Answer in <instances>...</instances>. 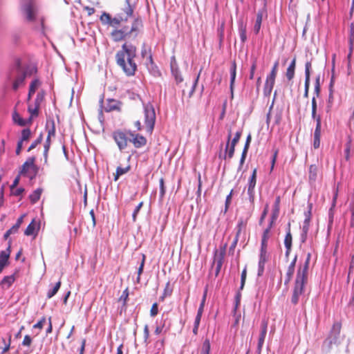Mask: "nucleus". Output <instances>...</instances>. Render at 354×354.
<instances>
[{
	"label": "nucleus",
	"instance_id": "obj_1",
	"mask_svg": "<svg viewBox=\"0 0 354 354\" xmlns=\"http://www.w3.org/2000/svg\"><path fill=\"white\" fill-rule=\"evenodd\" d=\"M136 56V47L127 43H124L122 46V49L118 50L115 55L117 64L128 76L133 75L137 69V65L134 62Z\"/></svg>",
	"mask_w": 354,
	"mask_h": 354
},
{
	"label": "nucleus",
	"instance_id": "obj_2",
	"mask_svg": "<svg viewBox=\"0 0 354 354\" xmlns=\"http://www.w3.org/2000/svg\"><path fill=\"white\" fill-rule=\"evenodd\" d=\"M310 259V254L308 253L304 264L299 268L297 273L293 293L291 297V302L295 305L298 303L299 297L304 293V286L307 283Z\"/></svg>",
	"mask_w": 354,
	"mask_h": 354
},
{
	"label": "nucleus",
	"instance_id": "obj_3",
	"mask_svg": "<svg viewBox=\"0 0 354 354\" xmlns=\"http://www.w3.org/2000/svg\"><path fill=\"white\" fill-rule=\"evenodd\" d=\"M27 74L28 71H24L19 62L17 61L15 66L8 73L6 82L11 85L14 91H17L25 85Z\"/></svg>",
	"mask_w": 354,
	"mask_h": 354
},
{
	"label": "nucleus",
	"instance_id": "obj_4",
	"mask_svg": "<svg viewBox=\"0 0 354 354\" xmlns=\"http://www.w3.org/2000/svg\"><path fill=\"white\" fill-rule=\"evenodd\" d=\"M341 324L335 322L328 337L324 341L322 350L325 354L328 353L333 345H338L340 343Z\"/></svg>",
	"mask_w": 354,
	"mask_h": 354
},
{
	"label": "nucleus",
	"instance_id": "obj_5",
	"mask_svg": "<svg viewBox=\"0 0 354 354\" xmlns=\"http://www.w3.org/2000/svg\"><path fill=\"white\" fill-rule=\"evenodd\" d=\"M145 123L147 127V131L151 133L156 122L155 109L151 103L143 104Z\"/></svg>",
	"mask_w": 354,
	"mask_h": 354
},
{
	"label": "nucleus",
	"instance_id": "obj_6",
	"mask_svg": "<svg viewBox=\"0 0 354 354\" xmlns=\"http://www.w3.org/2000/svg\"><path fill=\"white\" fill-rule=\"evenodd\" d=\"M112 138L117 144L119 149L122 151L125 149L130 142L129 131H123L122 130H117L113 132Z\"/></svg>",
	"mask_w": 354,
	"mask_h": 354
},
{
	"label": "nucleus",
	"instance_id": "obj_7",
	"mask_svg": "<svg viewBox=\"0 0 354 354\" xmlns=\"http://www.w3.org/2000/svg\"><path fill=\"white\" fill-rule=\"evenodd\" d=\"M21 10L27 21H34L37 13V8L32 0H22Z\"/></svg>",
	"mask_w": 354,
	"mask_h": 354
},
{
	"label": "nucleus",
	"instance_id": "obj_8",
	"mask_svg": "<svg viewBox=\"0 0 354 354\" xmlns=\"http://www.w3.org/2000/svg\"><path fill=\"white\" fill-rule=\"evenodd\" d=\"M35 158L30 157L21 166V169L19 171V174L25 175L28 169H31L33 171L34 176L38 172L39 168L37 165H35Z\"/></svg>",
	"mask_w": 354,
	"mask_h": 354
},
{
	"label": "nucleus",
	"instance_id": "obj_9",
	"mask_svg": "<svg viewBox=\"0 0 354 354\" xmlns=\"http://www.w3.org/2000/svg\"><path fill=\"white\" fill-rule=\"evenodd\" d=\"M257 180V169L253 170L252 174L250 176L248 182V194L249 196V201L251 203H254V187L256 185Z\"/></svg>",
	"mask_w": 354,
	"mask_h": 354
},
{
	"label": "nucleus",
	"instance_id": "obj_10",
	"mask_svg": "<svg viewBox=\"0 0 354 354\" xmlns=\"http://www.w3.org/2000/svg\"><path fill=\"white\" fill-rule=\"evenodd\" d=\"M130 142H131L136 148H140L144 147L147 144V139L145 137L140 134H134L131 131H129Z\"/></svg>",
	"mask_w": 354,
	"mask_h": 354
},
{
	"label": "nucleus",
	"instance_id": "obj_11",
	"mask_svg": "<svg viewBox=\"0 0 354 354\" xmlns=\"http://www.w3.org/2000/svg\"><path fill=\"white\" fill-rule=\"evenodd\" d=\"M129 35L128 28L127 27H124L122 29L118 30L115 29L113 30L111 33V37L115 41H120L126 38L127 36Z\"/></svg>",
	"mask_w": 354,
	"mask_h": 354
},
{
	"label": "nucleus",
	"instance_id": "obj_12",
	"mask_svg": "<svg viewBox=\"0 0 354 354\" xmlns=\"http://www.w3.org/2000/svg\"><path fill=\"white\" fill-rule=\"evenodd\" d=\"M170 66H171V71L172 75L175 78L176 83L179 84V83L182 82L183 81V77L180 74V72L178 68V65H177V63H176V59L174 57H173L171 58Z\"/></svg>",
	"mask_w": 354,
	"mask_h": 354
},
{
	"label": "nucleus",
	"instance_id": "obj_13",
	"mask_svg": "<svg viewBox=\"0 0 354 354\" xmlns=\"http://www.w3.org/2000/svg\"><path fill=\"white\" fill-rule=\"evenodd\" d=\"M227 245L225 244L221 249L219 252V254H217V251L215 252V259L214 261L216 263V275H218V272L221 270V268L223 265L224 256L225 254V250H226Z\"/></svg>",
	"mask_w": 354,
	"mask_h": 354
},
{
	"label": "nucleus",
	"instance_id": "obj_14",
	"mask_svg": "<svg viewBox=\"0 0 354 354\" xmlns=\"http://www.w3.org/2000/svg\"><path fill=\"white\" fill-rule=\"evenodd\" d=\"M268 261L267 250L261 249L259 254V261L258 265V276H261L264 272V266Z\"/></svg>",
	"mask_w": 354,
	"mask_h": 354
},
{
	"label": "nucleus",
	"instance_id": "obj_15",
	"mask_svg": "<svg viewBox=\"0 0 354 354\" xmlns=\"http://www.w3.org/2000/svg\"><path fill=\"white\" fill-rule=\"evenodd\" d=\"M121 105H122L121 102L114 100V99L109 98L107 100L106 105L104 106V109L106 112H111L113 111H121Z\"/></svg>",
	"mask_w": 354,
	"mask_h": 354
},
{
	"label": "nucleus",
	"instance_id": "obj_16",
	"mask_svg": "<svg viewBox=\"0 0 354 354\" xmlns=\"http://www.w3.org/2000/svg\"><path fill=\"white\" fill-rule=\"evenodd\" d=\"M310 68L311 63L307 62L305 64V91L304 96L305 97H308V91L310 87Z\"/></svg>",
	"mask_w": 354,
	"mask_h": 354
},
{
	"label": "nucleus",
	"instance_id": "obj_17",
	"mask_svg": "<svg viewBox=\"0 0 354 354\" xmlns=\"http://www.w3.org/2000/svg\"><path fill=\"white\" fill-rule=\"evenodd\" d=\"M251 140H252V136L250 133H249L247 136L245 146H244L243 150L242 151V154H241V157L240 162H239V170L241 169L242 166L244 164V162L245 160L246 156L248 153V151L250 147Z\"/></svg>",
	"mask_w": 354,
	"mask_h": 354
},
{
	"label": "nucleus",
	"instance_id": "obj_18",
	"mask_svg": "<svg viewBox=\"0 0 354 354\" xmlns=\"http://www.w3.org/2000/svg\"><path fill=\"white\" fill-rule=\"evenodd\" d=\"M232 137V132L231 130L229 131L228 136H227V142L225 149V156L224 158H226L227 156L229 158H232L234 156V151H235V146L233 145V144L230 143V142Z\"/></svg>",
	"mask_w": 354,
	"mask_h": 354
},
{
	"label": "nucleus",
	"instance_id": "obj_19",
	"mask_svg": "<svg viewBox=\"0 0 354 354\" xmlns=\"http://www.w3.org/2000/svg\"><path fill=\"white\" fill-rule=\"evenodd\" d=\"M39 229V223H37L35 219L32 221V222L28 225L26 227L24 234L26 236L35 235L36 236L37 234V231Z\"/></svg>",
	"mask_w": 354,
	"mask_h": 354
},
{
	"label": "nucleus",
	"instance_id": "obj_20",
	"mask_svg": "<svg viewBox=\"0 0 354 354\" xmlns=\"http://www.w3.org/2000/svg\"><path fill=\"white\" fill-rule=\"evenodd\" d=\"M10 257V246L7 250L1 251L0 253V272L2 271L4 266L8 263Z\"/></svg>",
	"mask_w": 354,
	"mask_h": 354
},
{
	"label": "nucleus",
	"instance_id": "obj_21",
	"mask_svg": "<svg viewBox=\"0 0 354 354\" xmlns=\"http://www.w3.org/2000/svg\"><path fill=\"white\" fill-rule=\"evenodd\" d=\"M310 216H311V205H309V210L305 212V220L302 226V232L305 233L308 232L310 221Z\"/></svg>",
	"mask_w": 354,
	"mask_h": 354
},
{
	"label": "nucleus",
	"instance_id": "obj_22",
	"mask_svg": "<svg viewBox=\"0 0 354 354\" xmlns=\"http://www.w3.org/2000/svg\"><path fill=\"white\" fill-rule=\"evenodd\" d=\"M263 10H259L257 15V19L255 21V24L254 26V32L255 34H258L259 32V30L261 29V26L262 23L263 19Z\"/></svg>",
	"mask_w": 354,
	"mask_h": 354
},
{
	"label": "nucleus",
	"instance_id": "obj_23",
	"mask_svg": "<svg viewBox=\"0 0 354 354\" xmlns=\"http://www.w3.org/2000/svg\"><path fill=\"white\" fill-rule=\"evenodd\" d=\"M279 61L275 62L269 75L266 77V80L275 82V78L278 71Z\"/></svg>",
	"mask_w": 354,
	"mask_h": 354
},
{
	"label": "nucleus",
	"instance_id": "obj_24",
	"mask_svg": "<svg viewBox=\"0 0 354 354\" xmlns=\"http://www.w3.org/2000/svg\"><path fill=\"white\" fill-rule=\"evenodd\" d=\"M246 225H247V221H244L242 218L239 220L238 223L236 227V232L235 238H237L238 239H239L241 232L243 230H245Z\"/></svg>",
	"mask_w": 354,
	"mask_h": 354
},
{
	"label": "nucleus",
	"instance_id": "obj_25",
	"mask_svg": "<svg viewBox=\"0 0 354 354\" xmlns=\"http://www.w3.org/2000/svg\"><path fill=\"white\" fill-rule=\"evenodd\" d=\"M236 63L233 62L230 68V91L232 93V95H233L234 84L236 79Z\"/></svg>",
	"mask_w": 354,
	"mask_h": 354
},
{
	"label": "nucleus",
	"instance_id": "obj_26",
	"mask_svg": "<svg viewBox=\"0 0 354 354\" xmlns=\"http://www.w3.org/2000/svg\"><path fill=\"white\" fill-rule=\"evenodd\" d=\"M292 237L290 232V223L288 224V230L284 239V245L286 249H291Z\"/></svg>",
	"mask_w": 354,
	"mask_h": 354
},
{
	"label": "nucleus",
	"instance_id": "obj_27",
	"mask_svg": "<svg viewBox=\"0 0 354 354\" xmlns=\"http://www.w3.org/2000/svg\"><path fill=\"white\" fill-rule=\"evenodd\" d=\"M295 65H296V59L295 58L292 59L290 64L287 68L286 71V77L288 79V80H291L295 75Z\"/></svg>",
	"mask_w": 354,
	"mask_h": 354
},
{
	"label": "nucleus",
	"instance_id": "obj_28",
	"mask_svg": "<svg viewBox=\"0 0 354 354\" xmlns=\"http://www.w3.org/2000/svg\"><path fill=\"white\" fill-rule=\"evenodd\" d=\"M239 32L242 43H244L247 39L246 25L242 21L239 24Z\"/></svg>",
	"mask_w": 354,
	"mask_h": 354
},
{
	"label": "nucleus",
	"instance_id": "obj_29",
	"mask_svg": "<svg viewBox=\"0 0 354 354\" xmlns=\"http://www.w3.org/2000/svg\"><path fill=\"white\" fill-rule=\"evenodd\" d=\"M270 232V230H269V228H266L264 230L261 239V249L267 250L268 240L269 239Z\"/></svg>",
	"mask_w": 354,
	"mask_h": 354
},
{
	"label": "nucleus",
	"instance_id": "obj_30",
	"mask_svg": "<svg viewBox=\"0 0 354 354\" xmlns=\"http://www.w3.org/2000/svg\"><path fill=\"white\" fill-rule=\"evenodd\" d=\"M321 128H315L314 132L313 146L315 149H317L320 145Z\"/></svg>",
	"mask_w": 354,
	"mask_h": 354
},
{
	"label": "nucleus",
	"instance_id": "obj_31",
	"mask_svg": "<svg viewBox=\"0 0 354 354\" xmlns=\"http://www.w3.org/2000/svg\"><path fill=\"white\" fill-rule=\"evenodd\" d=\"M274 82L266 80L264 88H263V95L266 97H269L270 95L272 88L274 87Z\"/></svg>",
	"mask_w": 354,
	"mask_h": 354
},
{
	"label": "nucleus",
	"instance_id": "obj_32",
	"mask_svg": "<svg viewBox=\"0 0 354 354\" xmlns=\"http://www.w3.org/2000/svg\"><path fill=\"white\" fill-rule=\"evenodd\" d=\"M42 193V189L41 188H38L33 192L29 196L30 200L32 203H35L40 198L41 194Z\"/></svg>",
	"mask_w": 354,
	"mask_h": 354
},
{
	"label": "nucleus",
	"instance_id": "obj_33",
	"mask_svg": "<svg viewBox=\"0 0 354 354\" xmlns=\"http://www.w3.org/2000/svg\"><path fill=\"white\" fill-rule=\"evenodd\" d=\"M129 169L130 166H127L126 167H118L114 176L115 181L118 180L120 176L127 173L129 171Z\"/></svg>",
	"mask_w": 354,
	"mask_h": 354
},
{
	"label": "nucleus",
	"instance_id": "obj_34",
	"mask_svg": "<svg viewBox=\"0 0 354 354\" xmlns=\"http://www.w3.org/2000/svg\"><path fill=\"white\" fill-rule=\"evenodd\" d=\"M279 203H280V198L277 197L275 200L274 204L273 205V209L272 216L273 218H277L279 214Z\"/></svg>",
	"mask_w": 354,
	"mask_h": 354
},
{
	"label": "nucleus",
	"instance_id": "obj_35",
	"mask_svg": "<svg viewBox=\"0 0 354 354\" xmlns=\"http://www.w3.org/2000/svg\"><path fill=\"white\" fill-rule=\"evenodd\" d=\"M123 11L127 14V17L132 15L133 12V6L130 4V0L125 1V5L123 8Z\"/></svg>",
	"mask_w": 354,
	"mask_h": 354
},
{
	"label": "nucleus",
	"instance_id": "obj_36",
	"mask_svg": "<svg viewBox=\"0 0 354 354\" xmlns=\"http://www.w3.org/2000/svg\"><path fill=\"white\" fill-rule=\"evenodd\" d=\"M60 286H61V281H59L58 282H57L55 283V285L53 287L52 289L49 290L48 293H47V297L48 299L53 297L54 295H55L57 294V292H58L59 289L60 288Z\"/></svg>",
	"mask_w": 354,
	"mask_h": 354
},
{
	"label": "nucleus",
	"instance_id": "obj_37",
	"mask_svg": "<svg viewBox=\"0 0 354 354\" xmlns=\"http://www.w3.org/2000/svg\"><path fill=\"white\" fill-rule=\"evenodd\" d=\"M267 328H268V322L266 320H263L261 324V333L259 335V339H265L266 334H267Z\"/></svg>",
	"mask_w": 354,
	"mask_h": 354
},
{
	"label": "nucleus",
	"instance_id": "obj_38",
	"mask_svg": "<svg viewBox=\"0 0 354 354\" xmlns=\"http://www.w3.org/2000/svg\"><path fill=\"white\" fill-rule=\"evenodd\" d=\"M12 119L15 123L19 124L21 127H24L26 125V121L24 120L23 118H21L20 115L15 112L12 115Z\"/></svg>",
	"mask_w": 354,
	"mask_h": 354
},
{
	"label": "nucleus",
	"instance_id": "obj_39",
	"mask_svg": "<svg viewBox=\"0 0 354 354\" xmlns=\"http://www.w3.org/2000/svg\"><path fill=\"white\" fill-rule=\"evenodd\" d=\"M14 281L15 277L13 275L6 276L2 279L1 285H2L3 286H6L7 288H9L13 283Z\"/></svg>",
	"mask_w": 354,
	"mask_h": 354
},
{
	"label": "nucleus",
	"instance_id": "obj_40",
	"mask_svg": "<svg viewBox=\"0 0 354 354\" xmlns=\"http://www.w3.org/2000/svg\"><path fill=\"white\" fill-rule=\"evenodd\" d=\"M127 20V17H126L125 19H123L121 16L118 15L117 17H115L114 18L111 19V24L109 25L113 27H116L118 25H120L122 21H126Z\"/></svg>",
	"mask_w": 354,
	"mask_h": 354
},
{
	"label": "nucleus",
	"instance_id": "obj_41",
	"mask_svg": "<svg viewBox=\"0 0 354 354\" xmlns=\"http://www.w3.org/2000/svg\"><path fill=\"white\" fill-rule=\"evenodd\" d=\"M210 351V342L208 339H206L202 346L201 354H209Z\"/></svg>",
	"mask_w": 354,
	"mask_h": 354
},
{
	"label": "nucleus",
	"instance_id": "obj_42",
	"mask_svg": "<svg viewBox=\"0 0 354 354\" xmlns=\"http://www.w3.org/2000/svg\"><path fill=\"white\" fill-rule=\"evenodd\" d=\"M317 168L316 165H311L309 167V178L311 180H315L317 177Z\"/></svg>",
	"mask_w": 354,
	"mask_h": 354
},
{
	"label": "nucleus",
	"instance_id": "obj_43",
	"mask_svg": "<svg viewBox=\"0 0 354 354\" xmlns=\"http://www.w3.org/2000/svg\"><path fill=\"white\" fill-rule=\"evenodd\" d=\"M31 136V131L29 129H24L21 131V138L20 141L24 142L28 141Z\"/></svg>",
	"mask_w": 354,
	"mask_h": 354
},
{
	"label": "nucleus",
	"instance_id": "obj_44",
	"mask_svg": "<svg viewBox=\"0 0 354 354\" xmlns=\"http://www.w3.org/2000/svg\"><path fill=\"white\" fill-rule=\"evenodd\" d=\"M312 118L313 120L316 121V127L315 128H321L322 127V120L321 116L317 114V111L312 110Z\"/></svg>",
	"mask_w": 354,
	"mask_h": 354
},
{
	"label": "nucleus",
	"instance_id": "obj_45",
	"mask_svg": "<svg viewBox=\"0 0 354 354\" xmlns=\"http://www.w3.org/2000/svg\"><path fill=\"white\" fill-rule=\"evenodd\" d=\"M39 108L38 105H35V107H32L31 106H28V112L30 113V117L29 118L30 121H31L32 117L38 115Z\"/></svg>",
	"mask_w": 354,
	"mask_h": 354
},
{
	"label": "nucleus",
	"instance_id": "obj_46",
	"mask_svg": "<svg viewBox=\"0 0 354 354\" xmlns=\"http://www.w3.org/2000/svg\"><path fill=\"white\" fill-rule=\"evenodd\" d=\"M145 259H146L145 255L142 254V261L140 263V266L138 268V277H137V282L138 283L140 282V275L142 274V273L143 272L145 262Z\"/></svg>",
	"mask_w": 354,
	"mask_h": 354
},
{
	"label": "nucleus",
	"instance_id": "obj_47",
	"mask_svg": "<svg viewBox=\"0 0 354 354\" xmlns=\"http://www.w3.org/2000/svg\"><path fill=\"white\" fill-rule=\"evenodd\" d=\"M111 17L109 13L103 12L102 15L100 17V21L104 24H108L109 25L111 24Z\"/></svg>",
	"mask_w": 354,
	"mask_h": 354
},
{
	"label": "nucleus",
	"instance_id": "obj_48",
	"mask_svg": "<svg viewBox=\"0 0 354 354\" xmlns=\"http://www.w3.org/2000/svg\"><path fill=\"white\" fill-rule=\"evenodd\" d=\"M140 26H141V21H140L139 19H136L134 21V22L133 23L130 30H129V35L134 32H137Z\"/></svg>",
	"mask_w": 354,
	"mask_h": 354
},
{
	"label": "nucleus",
	"instance_id": "obj_49",
	"mask_svg": "<svg viewBox=\"0 0 354 354\" xmlns=\"http://www.w3.org/2000/svg\"><path fill=\"white\" fill-rule=\"evenodd\" d=\"M294 272H295L294 270L290 269L288 268L287 272L286 273V277H285V281H284L285 285L288 284V283L290 281V280L294 274Z\"/></svg>",
	"mask_w": 354,
	"mask_h": 354
},
{
	"label": "nucleus",
	"instance_id": "obj_50",
	"mask_svg": "<svg viewBox=\"0 0 354 354\" xmlns=\"http://www.w3.org/2000/svg\"><path fill=\"white\" fill-rule=\"evenodd\" d=\"M43 136L42 134H40L39 136L30 145L29 147L28 151H31L32 149H35L39 144H40L42 141Z\"/></svg>",
	"mask_w": 354,
	"mask_h": 354
},
{
	"label": "nucleus",
	"instance_id": "obj_51",
	"mask_svg": "<svg viewBox=\"0 0 354 354\" xmlns=\"http://www.w3.org/2000/svg\"><path fill=\"white\" fill-rule=\"evenodd\" d=\"M160 183V197L162 198L165 194V181L164 178H161L159 180Z\"/></svg>",
	"mask_w": 354,
	"mask_h": 354
},
{
	"label": "nucleus",
	"instance_id": "obj_52",
	"mask_svg": "<svg viewBox=\"0 0 354 354\" xmlns=\"http://www.w3.org/2000/svg\"><path fill=\"white\" fill-rule=\"evenodd\" d=\"M246 274H247V271H246V267L242 271V273H241V286H240V289L242 290L244 287V285H245V280H246Z\"/></svg>",
	"mask_w": 354,
	"mask_h": 354
},
{
	"label": "nucleus",
	"instance_id": "obj_53",
	"mask_svg": "<svg viewBox=\"0 0 354 354\" xmlns=\"http://www.w3.org/2000/svg\"><path fill=\"white\" fill-rule=\"evenodd\" d=\"M39 85H40V82L37 79H35L31 82L29 88L31 89V91L35 92V91L37 90V88L39 87Z\"/></svg>",
	"mask_w": 354,
	"mask_h": 354
},
{
	"label": "nucleus",
	"instance_id": "obj_54",
	"mask_svg": "<svg viewBox=\"0 0 354 354\" xmlns=\"http://www.w3.org/2000/svg\"><path fill=\"white\" fill-rule=\"evenodd\" d=\"M333 100V95L332 91H330L329 93L328 100L327 102V107H326L327 113L330 112V109L332 107Z\"/></svg>",
	"mask_w": 354,
	"mask_h": 354
},
{
	"label": "nucleus",
	"instance_id": "obj_55",
	"mask_svg": "<svg viewBox=\"0 0 354 354\" xmlns=\"http://www.w3.org/2000/svg\"><path fill=\"white\" fill-rule=\"evenodd\" d=\"M241 134H242L241 131H236L234 138L231 141V144H233V145H236L238 143V142L239 141Z\"/></svg>",
	"mask_w": 354,
	"mask_h": 354
},
{
	"label": "nucleus",
	"instance_id": "obj_56",
	"mask_svg": "<svg viewBox=\"0 0 354 354\" xmlns=\"http://www.w3.org/2000/svg\"><path fill=\"white\" fill-rule=\"evenodd\" d=\"M128 297H129V291H128V288H127L122 292V294L120 297V301H123V304L125 305L127 303V301L128 299Z\"/></svg>",
	"mask_w": 354,
	"mask_h": 354
},
{
	"label": "nucleus",
	"instance_id": "obj_57",
	"mask_svg": "<svg viewBox=\"0 0 354 354\" xmlns=\"http://www.w3.org/2000/svg\"><path fill=\"white\" fill-rule=\"evenodd\" d=\"M143 205V202H140L137 206L135 208L133 212V215H132V217H133V221H136V216H137V214H138L139 211L140 210L141 207H142Z\"/></svg>",
	"mask_w": 354,
	"mask_h": 354
},
{
	"label": "nucleus",
	"instance_id": "obj_58",
	"mask_svg": "<svg viewBox=\"0 0 354 354\" xmlns=\"http://www.w3.org/2000/svg\"><path fill=\"white\" fill-rule=\"evenodd\" d=\"M158 313V304L157 303H154L152 306H151V310H150V315L151 317H155L156 315H157Z\"/></svg>",
	"mask_w": 354,
	"mask_h": 354
},
{
	"label": "nucleus",
	"instance_id": "obj_59",
	"mask_svg": "<svg viewBox=\"0 0 354 354\" xmlns=\"http://www.w3.org/2000/svg\"><path fill=\"white\" fill-rule=\"evenodd\" d=\"M32 343V338L30 335H25L24 340L22 342V345L24 346H30Z\"/></svg>",
	"mask_w": 354,
	"mask_h": 354
},
{
	"label": "nucleus",
	"instance_id": "obj_60",
	"mask_svg": "<svg viewBox=\"0 0 354 354\" xmlns=\"http://www.w3.org/2000/svg\"><path fill=\"white\" fill-rule=\"evenodd\" d=\"M205 299H206V292L204 293L202 301H201V303L200 304V306H199V308L198 309L197 314H199V315H202L203 314V308H204V306H205Z\"/></svg>",
	"mask_w": 354,
	"mask_h": 354
},
{
	"label": "nucleus",
	"instance_id": "obj_61",
	"mask_svg": "<svg viewBox=\"0 0 354 354\" xmlns=\"http://www.w3.org/2000/svg\"><path fill=\"white\" fill-rule=\"evenodd\" d=\"M268 204H266V206H265V208L261 214V218H260V220H259V224L261 225V223H263V220L265 219L266 216H267V214H268Z\"/></svg>",
	"mask_w": 354,
	"mask_h": 354
},
{
	"label": "nucleus",
	"instance_id": "obj_62",
	"mask_svg": "<svg viewBox=\"0 0 354 354\" xmlns=\"http://www.w3.org/2000/svg\"><path fill=\"white\" fill-rule=\"evenodd\" d=\"M22 68L24 71H28L27 77L28 76H30V75H32V74H34V73H35L37 72V68L35 66H28V67H27L26 68L22 67Z\"/></svg>",
	"mask_w": 354,
	"mask_h": 354
},
{
	"label": "nucleus",
	"instance_id": "obj_63",
	"mask_svg": "<svg viewBox=\"0 0 354 354\" xmlns=\"http://www.w3.org/2000/svg\"><path fill=\"white\" fill-rule=\"evenodd\" d=\"M46 322V318L44 317L39 320L37 324L33 326L34 328H39L41 329L44 326V323Z\"/></svg>",
	"mask_w": 354,
	"mask_h": 354
},
{
	"label": "nucleus",
	"instance_id": "obj_64",
	"mask_svg": "<svg viewBox=\"0 0 354 354\" xmlns=\"http://www.w3.org/2000/svg\"><path fill=\"white\" fill-rule=\"evenodd\" d=\"M351 210V218L350 224H351V226L353 227H354V203H352Z\"/></svg>",
	"mask_w": 354,
	"mask_h": 354
}]
</instances>
